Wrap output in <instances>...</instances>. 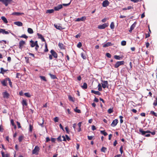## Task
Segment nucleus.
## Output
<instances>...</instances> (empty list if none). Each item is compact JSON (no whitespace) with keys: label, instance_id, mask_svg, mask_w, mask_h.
I'll use <instances>...</instances> for the list:
<instances>
[{"label":"nucleus","instance_id":"nucleus-1","mask_svg":"<svg viewBox=\"0 0 157 157\" xmlns=\"http://www.w3.org/2000/svg\"><path fill=\"white\" fill-rule=\"evenodd\" d=\"M40 148L38 146H36L34 149L32 151V154H35L36 155H38V152L39 151Z\"/></svg>","mask_w":157,"mask_h":157},{"label":"nucleus","instance_id":"nucleus-2","mask_svg":"<svg viewBox=\"0 0 157 157\" xmlns=\"http://www.w3.org/2000/svg\"><path fill=\"white\" fill-rule=\"evenodd\" d=\"M2 95L4 98L8 99L10 96V94L6 91L3 92L2 93Z\"/></svg>","mask_w":157,"mask_h":157},{"label":"nucleus","instance_id":"nucleus-3","mask_svg":"<svg viewBox=\"0 0 157 157\" xmlns=\"http://www.w3.org/2000/svg\"><path fill=\"white\" fill-rule=\"evenodd\" d=\"M124 63V61H117L115 64L114 67L117 68L120 66L123 65Z\"/></svg>","mask_w":157,"mask_h":157},{"label":"nucleus","instance_id":"nucleus-4","mask_svg":"<svg viewBox=\"0 0 157 157\" xmlns=\"http://www.w3.org/2000/svg\"><path fill=\"white\" fill-rule=\"evenodd\" d=\"M108 26V24L104 23L101 25H99L98 28L100 29H103L107 27Z\"/></svg>","mask_w":157,"mask_h":157},{"label":"nucleus","instance_id":"nucleus-5","mask_svg":"<svg viewBox=\"0 0 157 157\" xmlns=\"http://www.w3.org/2000/svg\"><path fill=\"white\" fill-rule=\"evenodd\" d=\"M102 86L103 88H105L106 87L108 88L109 87V84L108 81H104L103 82L102 84Z\"/></svg>","mask_w":157,"mask_h":157},{"label":"nucleus","instance_id":"nucleus-6","mask_svg":"<svg viewBox=\"0 0 157 157\" xmlns=\"http://www.w3.org/2000/svg\"><path fill=\"white\" fill-rule=\"evenodd\" d=\"M25 44V42L23 40H21L19 43V48L22 50L24 44Z\"/></svg>","mask_w":157,"mask_h":157},{"label":"nucleus","instance_id":"nucleus-7","mask_svg":"<svg viewBox=\"0 0 157 157\" xmlns=\"http://www.w3.org/2000/svg\"><path fill=\"white\" fill-rule=\"evenodd\" d=\"M109 2L107 0H106L103 2L102 5L103 7H106L109 5Z\"/></svg>","mask_w":157,"mask_h":157},{"label":"nucleus","instance_id":"nucleus-8","mask_svg":"<svg viewBox=\"0 0 157 157\" xmlns=\"http://www.w3.org/2000/svg\"><path fill=\"white\" fill-rule=\"evenodd\" d=\"M11 0H0V2H2L6 6H7L10 3Z\"/></svg>","mask_w":157,"mask_h":157},{"label":"nucleus","instance_id":"nucleus-9","mask_svg":"<svg viewBox=\"0 0 157 157\" xmlns=\"http://www.w3.org/2000/svg\"><path fill=\"white\" fill-rule=\"evenodd\" d=\"M50 52L51 55L53 56L55 58H57V54L53 50H51Z\"/></svg>","mask_w":157,"mask_h":157},{"label":"nucleus","instance_id":"nucleus-10","mask_svg":"<svg viewBox=\"0 0 157 157\" xmlns=\"http://www.w3.org/2000/svg\"><path fill=\"white\" fill-rule=\"evenodd\" d=\"M118 123V120L117 119H116L113 121L112 124H111V126L112 127L115 126Z\"/></svg>","mask_w":157,"mask_h":157},{"label":"nucleus","instance_id":"nucleus-11","mask_svg":"<svg viewBox=\"0 0 157 157\" xmlns=\"http://www.w3.org/2000/svg\"><path fill=\"white\" fill-rule=\"evenodd\" d=\"M86 18L85 17H82L80 18H78L75 20V21H83L85 20Z\"/></svg>","mask_w":157,"mask_h":157},{"label":"nucleus","instance_id":"nucleus-12","mask_svg":"<svg viewBox=\"0 0 157 157\" xmlns=\"http://www.w3.org/2000/svg\"><path fill=\"white\" fill-rule=\"evenodd\" d=\"M63 7L62 5H59L55 7H54V10L58 11L59 10L61 9Z\"/></svg>","mask_w":157,"mask_h":157},{"label":"nucleus","instance_id":"nucleus-13","mask_svg":"<svg viewBox=\"0 0 157 157\" xmlns=\"http://www.w3.org/2000/svg\"><path fill=\"white\" fill-rule=\"evenodd\" d=\"M37 35L38 36V38L41 39L42 41L44 42L45 41V39L41 34L37 33Z\"/></svg>","mask_w":157,"mask_h":157},{"label":"nucleus","instance_id":"nucleus-14","mask_svg":"<svg viewBox=\"0 0 157 157\" xmlns=\"http://www.w3.org/2000/svg\"><path fill=\"white\" fill-rule=\"evenodd\" d=\"M7 78H6L4 80L1 81V83L3 86H7Z\"/></svg>","mask_w":157,"mask_h":157},{"label":"nucleus","instance_id":"nucleus-15","mask_svg":"<svg viewBox=\"0 0 157 157\" xmlns=\"http://www.w3.org/2000/svg\"><path fill=\"white\" fill-rule=\"evenodd\" d=\"M113 44L110 42H108L106 44H104L103 47H107L112 46Z\"/></svg>","mask_w":157,"mask_h":157},{"label":"nucleus","instance_id":"nucleus-16","mask_svg":"<svg viewBox=\"0 0 157 157\" xmlns=\"http://www.w3.org/2000/svg\"><path fill=\"white\" fill-rule=\"evenodd\" d=\"M15 25H16L19 26H22V23L20 21H16L14 23Z\"/></svg>","mask_w":157,"mask_h":157},{"label":"nucleus","instance_id":"nucleus-17","mask_svg":"<svg viewBox=\"0 0 157 157\" xmlns=\"http://www.w3.org/2000/svg\"><path fill=\"white\" fill-rule=\"evenodd\" d=\"M24 14L23 13H21L18 12H15L12 13V14L13 15L19 16Z\"/></svg>","mask_w":157,"mask_h":157},{"label":"nucleus","instance_id":"nucleus-18","mask_svg":"<svg viewBox=\"0 0 157 157\" xmlns=\"http://www.w3.org/2000/svg\"><path fill=\"white\" fill-rule=\"evenodd\" d=\"M91 92L92 93H94L95 94L100 95H101V93L98 91H96L93 90H92L91 91Z\"/></svg>","mask_w":157,"mask_h":157},{"label":"nucleus","instance_id":"nucleus-19","mask_svg":"<svg viewBox=\"0 0 157 157\" xmlns=\"http://www.w3.org/2000/svg\"><path fill=\"white\" fill-rule=\"evenodd\" d=\"M54 26L56 29L60 30L63 29L61 26L57 25L55 24Z\"/></svg>","mask_w":157,"mask_h":157},{"label":"nucleus","instance_id":"nucleus-20","mask_svg":"<svg viewBox=\"0 0 157 157\" xmlns=\"http://www.w3.org/2000/svg\"><path fill=\"white\" fill-rule=\"evenodd\" d=\"M22 104L23 106H27V103L26 100H23L22 102Z\"/></svg>","mask_w":157,"mask_h":157},{"label":"nucleus","instance_id":"nucleus-21","mask_svg":"<svg viewBox=\"0 0 157 157\" xmlns=\"http://www.w3.org/2000/svg\"><path fill=\"white\" fill-rule=\"evenodd\" d=\"M1 18L5 23L6 24L8 22L7 19L5 17L2 16L1 17Z\"/></svg>","mask_w":157,"mask_h":157},{"label":"nucleus","instance_id":"nucleus-22","mask_svg":"<svg viewBox=\"0 0 157 157\" xmlns=\"http://www.w3.org/2000/svg\"><path fill=\"white\" fill-rule=\"evenodd\" d=\"M135 27V25L134 24H133L130 27V29L129 30V31L131 33L132 30L134 29V28Z\"/></svg>","mask_w":157,"mask_h":157},{"label":"nucleus","instance_id":"nucleus-23","mask_svg":"<svg viewBox=\"0 0 157 157\" xmlns=\"http://www.w3.org/2000/svg\"><path fill=\"white\" fill-rule=\"evenodd\" d=\"M54 10L53 9H50L47 10L46 11V13H54Z\"/></svg>","mask_w":157,"mask_h":157},{"label":"nucleus","instance_id":"nucleus-24","mask_svg":"<svg viewBox=\"0 0 157 157\" xmlns=\"http://www.w3.org/2000/svg\"><path fill=\"white\" fill-rule=\"evenodd\" d=\"M81 87L83 89H86L87 87V85L86 83L84 82L83 83V85L81 86Z\"/></svg>","mask_w":157,"mask_h":157},{"label":"nucleus","instance_id":"nucleus-25","mask_svg":"<svg viewBox=\"0 0 157 157\" xmlns=\"http://www.w3.org/2000/svg\"><path fill=\"white\" fill-rule=\"evenodd\" d=\"M27 31L28 33L30 34H32L33 33V30L30 28H28V29Z\"/></svg>","mask_w":157,"mask_h":157},{"label":"nucleus","instance_id":"nucleus-26","mask_svg":"<svg viewBox=\"0 0 157 157\" xmlns=\"http://www.w3.org/2000/svg\"><path fill=\"white\" fill-rule=\"evenodd\" d=\"M58 46L59 48L61 49H64V45L63 44L61 43H59L58 44Z\"/></svg>","mask_w":157,"mask_h":157},{"label":"nucleus","instance_id":"nucleus-27","mask_svg":"<svg viewBox=\"0 0 157 157\" xmlns=\"http://www.w3.org/2000/svg\"><path fill=\"white\" fill-rule=\"evenodd\" d=\"M30 42L31 43V46L32 47H33L35 46V44L33 40H31V41H30Z\"/></svg>","mask_w":157,"mask_h":157},{"label":"nucleus","instance_id":"nucleus-28","mask_svg":"<svg viewBox=\"0 0 157 157\" xmlns=\"http://www.w3.org/2000/svg\"><path fill=\"white\" fill-rule=\"evenodd\" d=\"M139 132L143 135H144L145 134V131H144L142 129H139Z\"/></svg>","mask_w":157,"mask_h":157},{"label":"nucleus","instance_id":"nucleus-29","mask_svg":"<svg viewBox=\"0 0 157 157\" xmlns=\"http://www.w3.org/2000/svg\"><path fill=\"white\" fill-rule=\"evenodd\" d=\"M1 72L0 73L4 74V73L7 71L6 70H4L2 67L0 68Z\"/></svg>","mask_w":157,"mask_h":157},{"label":"nucleus","instance_id":"nucleus-30","mask_svg":"<svg viewBox=\"0 0 157 157\" xmlns=\"http://www.w3.org/2000/svg\"><path fill=\"white\" fill-rule=\"evenodd\" d=\"M49 75L50 76L51 78L53 79H55L57 78V77L55 75H52L51 74H49Z\"/></svg>","mask_w":157,"mask_h":157},{"label":"nucleus","instance_id":"nucleus-31","mask_svg":"<svg viewBox=\"0 0 157 157\" xmlns=\"http://www.w3.org/2000/svg\"><path fill=\"white\" fill-rule=\"evenodd\" d=\"M101 133L103 134L104 136H106L108 135L107 133L105 131H101Z\"/></svg>","mask_w":157,"mask_h":157},{"label":"nucleus","instance_id":"nucleus-32","mask_svg":"<svg viewBox=\"0 0 157 157\" xmlns=\"http://www.w3.org/2000/svg\"><path fill=\"white\" fill-rule=\"evenodd\" d=\"M107 148L106 147H103L101 149V151L104 152H105Z\"/></svg>","mask_w":157,"mask_h":157},{"label":"nucleus","instance_id":"nucleus-33","mask_svg":"<svg viewBox=\"0 0 157 157\" xmlns=\"http://www.w3.org/2000/svg\"><path fill=\"white\" fill-rule=\"evenodd\" d=\"M150 114H151L152 115L155 117H157V113L153 111H150Z\"/></svg>","mask_w":157,"mask_h":157},{"label":"nucleus","instance_id":"nucleus-34","mask_svg":"<svg viewBox=\"0 0 157 157\" xmlns=\"http://www.w3.org/2000/svg\"><path fill=\"white\" fill-rule=\"evenodd\" d=\"M7 81H8L9 82V83L10 85V86L11 87H12V82H11L10 79L9 78H7Z\"/></svg>","mask_w":157,"mask_h":157},{"label":"nucleus","instance_id":"nucleus-35","mask_svg":"<svg viewBox=\"0 0 157 157\" xmlns=\"http://www.w3.org/2000/svg\"><path fill=\"white\" fill-rule=\"evenodd\" d=\"M114 58L115 59L117 60H120L121 58L119 56L117 55L114 56Z\"/></svg>","mask_w":157,"mask_h":157},{"label":"nucleus","instance_id":"nucleus-36","mask_svg":"<svg viewBox=\"0 0 157 157\" xmlns=\"http://www.w3.org/2000/svg\"><path fill=\"white\" fill-rule=\"evenodd\" d=\"M110 27L111 29H113L114 28V23L113 22H111L110 25Z\"/></svg>","mask_w":157,"mask_h":157},{"label":"nucleus","instance_id":"nucleus-37","mask_svg":"<svg viewBox=\"0 0 157 157\" xmlns=\"http://www.w3.org/2000/svg\"><path fill=\"white\" fill-rule=\"evenodd\" d=\"M2 33L3 34H8L9 33V32L7 31H6L5 29H2Z\"/></svg>","mask_w":157,"mask_h":157},{"label":"nucleus","instance_id":"nucleus-38","mask_svg":"<svg viewBox=\"0 0 157 157\" xmlns=\"http://www.w3.org/2000/svg\"><path fill=\"white\" fill-rule=\"evenodd\" d=\"M45 49H44V51L45 52H48V48L47 44L46 43H45Z\"/></svg>","mask_w":157,"mask_h":157},{"label":"nucleus","instance_id":"nucleus-39","mask_svg":"<svg viewBox=\"0 0 157 157\" xmlns=\"http://www.w3.org/2000/svg\"><path fill=\"white\" fill-rule=\"evenodd\" d=\"M40 78L41 79H42L43 81H47V80H46V78H45V77L44 76H40Z\"/></svg>","mask_w":157,"mask_h":157},{"label":"nucleus","instance_id":"nucleus-40","mask_svg":"<svg viewBox=\"0 0 157 157\" xmlns=\"http://www.w3.org/2000/svg\"><path fill=\"white\" fill-rule=\"evenodd\" d=\"M98 90H99V91H101L102 90V88L101 86V85L100 83H99L98 84Z\"/></svg>","mask_w":157,"mask_h":157},{"label":"nucleus","instance_id":"nucleus-41","mask_svg":"<svg viewBox=\"0 0 157 157\" xmlns=\"http://www.w3.org/2000/svg\"><path fill=\"white\" fill-rule=\"evenodd\" d=\"M126 42L125 41L123 40L121 42V45L122 46H125L126 45Z\"/></svg>","mask_w":157,"mask_h":157},{"label":"nucleus","instance_id":"nucleus-42","mask_svg":"<svg viewBox=\"0 0 157 157\" xmlns=\"http://www.w3.org/2000/svg\"><path fill=\"white\" fill-rule=\"evenodd\" d=\"M24 95L27 97L29 98L31 97V95L28 93H26L24 94Z\"/></svg>","mask_w":157,"mask_h":157},{"label":"nucleus","instance_id":"nucleus-43","mask_svg":"<svg viewBox=\"0 0 157 157\" xmlns=\"http://www.w3.org/2000/svg\"><path fill=\"white\" fill-rule=\"evenodd\" d=\"M23 137L22 136H20L19 137V138H18V140L19 141V142H21L23 139Z\"/></svg>","mask_w":157,"mask_h":157},{"label":"nucleus","instance_id":"nucleus-44","mask_svg":"<svg viewBox=\"0 0 157 157\" xmlns=\"http://www.w3.org/2000/svg\"><path fill=\"white\" fill-rule=\"evenodd\" d=\"M108 112L110 114L112 113L113 112V109L111 108L109 109L108 110Z\"/></svg>","mask_w":157,"mask_h":157},{"label":"nucleus","instance_id":"nucleus-45","mask_svg":"<svg viewBox=\"0 0 157 157\" xmlns=\"http://www.w3.org/2000/svg\"><path fill=\"white\" fill-rule=\"evenodd\" d=\"M68 99L72 101H74V100L73 99V98L71 96H68Z\"/></svg>","mask_w":157,"mask_h":157},{"label":"nucleus","instance_id":"nucleus-46","mask_svg":"<svg viewBox=\"0 0 157 157\" xmlns=\"http://www.w3.org/2000/svg\"><path fill=\"white\" fill-rule=\"evenodd\" d=\"M71 1L69 3H67V4H62V6H69L71 3Z\"/></svg>","mask_w":157,"mask_h":157},{"label":"nucleus","instance_id":"nucleus-47","mask_svg":"<svg viewBox=\"0 0 157 157\" xmlns=\"http://www.w3.org/2000/svg\"><path fill=\"white\" fill-rule=\"evenodd\" d=\"M82 46V44L81 42H79L77 45V47L78 48H80Z\"/></svg>","mask_w":157,"mask_h":157},{"label":"nucleus","instance_id":"nucleus-48","mask_svg":"<svg viewBox=\"0 0 157 157\" xmlns=\"http://www.w3.org/2000/svg\"><path fill=\"white\" fill-rule=\"evenodd\" d=\"M21 37L22 38H24L25 39H27L28 38V36L25 34H23L22 35Z\"/></svg>","mask_w":157,"mask_h":157},{"label":"nucleus","instance_id":"nucleus-49","mask_svg":"<svg viewBox=\"0 0 157 157\" xmlns=\"http://www.w3.org/2000/svg\"><path fill=\"white\" fill-rule=\"evenodd\" d=\"M123 148V146H121L120 148V151L121 152V154H122L123 152V149H122Z\"/></svg>","mask_w":157,"mask_h":157},{"label":"nucleus","instance_id":"nucleus-50","mask_svg":"<svg viewBox=\"0 0 157 157\" xmlns=\"http://www.w3.org/2000/svg\"><path fill=\"white\" fill-rule=\"evenodd\" d=\"M17 124L18 128H21V126L20 123L19 122L17 121Z\"/></svg>","mask_w":157,"mask_h":157},{"label":"nucleus","instance_id":"nucleus-51","mask_svg":"<svg viewBox=\"0 0 157 157\" xmlns=\"http://www.w3.org/2000/svg\"><path fill=\"white\" fill-rule=\"evenodd\" d=\"M42 123L39 124V125H40V126H41L42 127H43L44 126H43L44 122V119H42Z\"/></svg>","mask_w":157,"mask_h":157},{"label":"nucleus","instance_id":"nucleus-52","mask_svg":"<svg viewBox=\"0 0 157 157\" xmlns=\"http://www.w3.org/2000/svg\"><path fill=\"white\" fill-rule=\"evenodd\" d=\"M106 56L108 58H110L111 56V55L109 53H107L106 54Z\"/></svg>","mask_w":157,"mask_h":157},{"label":"nucleus","instance_id":"nucleus-53","mask_svg":"<svg viewBox=\"0 0 157 157\" xmlns=\"http://www.w3.org/2000/svg\"><path fill=\"white\" fill-rule=\"evenodd\" d=\"M153 105L154 106H156L157 105V98H156V100H155L154 103Z\"/></svg>","mask_w":157,"mask_h":157},{"label":"nucleus","instance_id":"nucleus-54","mask_svg":"<svg viewBox=\"0 0 157 157\" xmlns=\"http://www.w3.org/2000/svg\"><path fill=\"white\" fill-rule=\"evenodd\" d=\"M93 137H94L93 136H87L88 139L89 140H92L93 139Z\"/></svg>","mask_w":157,"mask_h":157},{"label":"nucleus","instance_id":"nucleus-55","mask_svg":"<svg viewBox=\"0 0 157 157\" xmlns=\"http://www.w3.org/2000/svg\"><path fill=\"white\" fill-rule=\"evenodd\" d=\"M65 129L66 130V131L67 132V133H69V130H68V128L67 127H66L65 128Z\"/></svg>","mask_w":157,"mask_h":157},{"label":"nucleus","instance_id":"nucleus-56","mask_svg":"<svg viewBox=\"0 0 157 157\" xmlns=\"http://www.w3.org/2000/svg\"><path fill=\"white\" fill-rule=\"evenodd\" d=\"M81 57L83 59H86V56H85L82 53L81 54Z\"/></svg>","mask_w":157,"mask_h":157},{"label":"nucleus","instance_id":"nucleus-57","mask_svg":"<svg viewBox=\"0 0 157 157\" xmlns=\"http://www.w3.org/2000/svg\"><path fill=\"white\" fill-rule=\"evenodd\" d=\"M33 126L31 124L29 125V130L30 132H32V131Z\"/></svg>","mask_w":157,"mask_h":157},{"label":"nucleus","instance_id":"nucleus-58","mask_svg":"<svg viewBox=\"0 0 157 157\" xmlns=\"http://www.w3.org/2000/svg\"><path fill=\"white\" fill-rule=\"evenodd\" d=\"M54 121L55 122H57L58 121V118L57 117H55L54 119Z\"/></svg>","mask_w":157,"mask_h":157},{"label":"nucleus","instance_id":"nucleus-59","mask_svg":"<svg viewBox=\"0 0 157 157\" xmlns=\"http://www.w3.org/2000/svg\"><path fill=\"white\" fill-rule=\"evenodd\" d=\"M28 54L30 56H32L34 58H35V56L33 54L30 52H29Z\"/></svg>","mask_w":157,"mask_h":157},{"label":"nucleus","instance_id":"nucleus-60","mask_svg":"<svg viewBox=\"0 0 157 157\" xmlns=\"http://www.w3.org/2000/svg\"><path fill=\"white\" fill-rule=\"evenodd\" d=\"M75 110L77 113H81V111L79 109H75Z\"/></svg>","mask_w":157,"mask_h":157},{"label":"nucleus","instance_id":"nucleus-61","mask_svg":"<svg viewBox=\"0 0 157 157\" xmlns=\"http://www.w3.org/2000/svg\"><path fill=\"white\" fill-rule=\"evenodd\" d=\"M35 46H36V47L35 48V49L37 51L38 50V49L39 47V46L38 44H36V45H35Z\"/></svg>","mask_w":157,"mask_h":157},{"label":"nucleus","instance_id":"nucleus-62","mask_svg":"<svg viewBox=\"0 0 157 157\" xmlns=\"http://www.w3.org/2000/svg\"><path fill=\"white\" fill-rule=\"evenodd\" d=\"M65 136L66 137V139L68 141H69L70 140V139L69 137L67 135H65Z\"/></svg>","mask_w":157,"mask_h":157},{"label":"nucleus","instance_id":"nucleus-63","mask_svg":"<svg viewBox=\"0 0 157 157\" xmlns=\"http://www.w3.org/2000/svg\"><path fill=\"white\" fill-rule=\"evenodd\" d=\"M57 140L59 141H62V140L61 139V137L60 136L58 137L57 138Z\"/></svg>","mask_w":157,"mask_h":157},{"label":"nucleus","instance_id":"nucleus-64","mask_svg":"<svg viewBox=\"0 0 157 157\" xmlns=\"http://www.w3.org/2000/svg\"><path fill=\"white\" fill-rule=\"evenodd\" d=\"M92 129L93 131L96 129V128L95 127V126H94V125L92 126Z\"/></svg>","mask_w":157,"mask_h":157}]
</instances>
